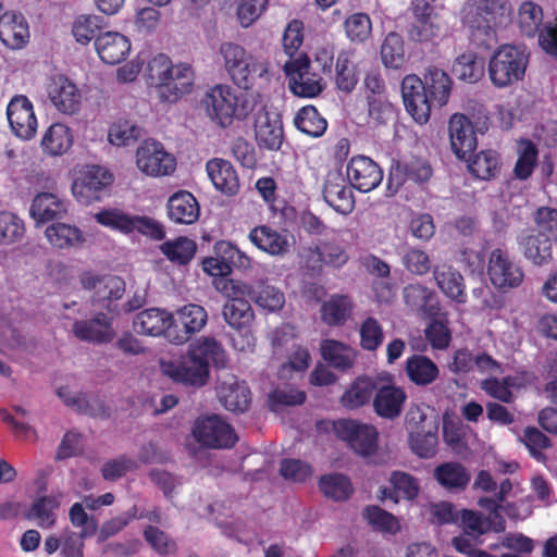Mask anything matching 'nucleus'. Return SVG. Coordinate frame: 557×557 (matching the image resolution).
<instances>
[{
  "mask_svg": "<svg viewBox=\"0 0 557 557\" xmlns=\"http://www.w3.org/2000/svg\"><path fill=\"white\" fill-rule=\"evenodd\" d=\"M168 215L176 224L189 225L199 219L200 206L191 193L180 190L168 200Z\"/></svg>",
  "mask_w": 557,
  "mask_h": 557,
  "instance_id": "obj_29",
  "label": "nucleus"
},
{
  "mask_svg": "<svg viewBox=\"0 0 557 557\" xmlns=\"http://www.w3.org/2000/svg\"><path fill=\"white\" fill-rule=\"evenodd\" d=\"M74 137L69 126L53 123L45 132L41 139L42 150L50 156H61L73 146Z\"/></svg>",
  "mask_w": 557,
  "mask_h": 557,
  "instance_id": "obj_40",
  "label": "nucleus"
},
{
  "mask_svg": "<svg viewBox=\"0 0 557 557\" xmlns=\"http://www.w3.org/2000/svg\"><path fill=\"white\" fill-rule=\"evenodd\" d=\"M533 222L537 233L557 244V209L547 206L537 208L533 213Z\"/></svg>",
  "mask_w": 557,
  "mask_h": 557,
  "instance_id": "obj_64",
  "label": "nucleus"
},
{
  "mask_svg": "<svg viewBox=\"0 0 557 557\" xmlns=\"http://www.w3.org/2000/svg\"><path fill=\"white\" fill-rule=\"evenodd\" d=\"M519 249L534 267L549 265L553 260V240L534 231L518 237Z\"/></svg>",
  "mask_w": 557,
  "mask_h": 557,
  "instance_id": "obj_24",
  "label": "nucleus"
},
{
  "mask_svg": "<svg viewBox=\"0 0 557 557\" xmlns=\"http://www.w3.org/2000/svg\"><path fill=\"white\" fill-rule=\"evenodd\" d=\"M401 96L405 108L412 119L420 124L426 123L434 103L423 89L422 79L413 74L407 75L401 82Z\"/></svg>",
  "mask_w": 557,
  "mask_h": 557,
  "instance_id": "obj_14",
  "label": "nucleus"
},
{
  "mask_svg": "<svg viewBox=\"0 0 557 557\" xmlns=\"http://www.w3.org/2000/svg\"><path fill=\"white\" fill-rule=\"evenodd\" d=\"M197 245L193 239L181 236L161 245L162 253L173 263L185 265L194 258Z\"/></svg>",
  "mask_w": 557,
  "mask_h": 557,
  "instance_id": "obj_49",
  "label": "nucleus"
},
{
  "mask_svg": "<svg viewBox=\"0 0 557 557\" xmlns=\"http://www.w3.org/2000/svg\"><path fill=\"white\" fill-rule=\"evenodd\" d=\"M256 139L261 147L278 150L283 141V126L280 120H271L267 114L259 117L255 126Z\"/></svg>",
  "mask_w": 557,
  "mask_h": 557,
  "instance_id": "obj_46",
  "label": "nucleus"
},
{
  "mask_svg": "<svg viewBox=\"0 0 557 557\" xmlns=\"http://www.w3.org/2000/svg\"><path fill=\"white\" fill-rule=\"evenodd\" d=\"M207 320L208 314L202 306L196 304L183 306L173 314L169 342L175 345L185 344L195 333L205 327Z\"/></svg>",
  "mask_w": 557,
  "mask_h": 557,
  "instance_id": "obj_12",
  "label": "nucleus"
},
{
  "mask_svg": "<svg viewBox=\"0 0 557 557\" xmlns=\"http://www.w3.org/2000/svg\"><path fill=\"white\" fill-rule=\"evenodd\" d=\"M45 235L48 242L59 249H67L81 245L84 242L82 231L73 225L65 223H53L49 225Z\"/></svg>",
  "mask_w": 557,
  "mask_h": 557,
  "instance_id": "obj_45",
  "label": "nucleus"
},
{
  "mask_svg": "<svg viewBox=\"0 0 557 557\" xmlns=\"http://www.w3.org/2000/svg\"><path fill=\"white\" fill-rule=\"evenodd\" d=\"M112 178V174L100 165L87 166L72 184L73 196L85 206L99 201Z\"/></svg>",
  "mask_w": 557,
  "mask_h": 557,
  "instance_id": "obj_11",
  "label": "nucleus"
},
{
  "mask_svg": "<svg viewBox=\"0 0 557 557\" xmlns=\"http://www.w3.org/2000/svg\"><path fill=\"white\" fill-rule=\"evenodd\" d=\"M433 476L445 490L461 492L470 482V473L467 468L457 461H446L435 467Z\"/></svg>",
  "mask_w": 557,
  "mask_h": 557,
  "instance_id": "obj_33",
  "label": "nucleus"
},
{
  "mask_svg": "<svg viewBox=\"0 0 557 557\" xmlns=\"http://www.w3.org/2000/svg\"><path fill=\"white\" fill-rule=\"evenodd\" d=\"M226 352L213 337L202 336L191 344L185 356L177 360L162 361V372L173 382L190 387H202L210 377V364L224 368Z\"/></svg>",
  "mask_w": 557,
  "mask_h": 557,
  "instance_id": "obj_1",
  "label": "nucleus"
},
{
  "mask_svg": "<svg viewBox=\"0 0 557 557\" xmlns=\"http://www.w3.org/2000/svg\"><path fill=\"white\" fill-rule=\"evenodd\" d=\"M487 275L492 285L502 292L518 288L524 281L522 267L512 260L508 251L502 248L491 251Z\"/></svg>",
  "mask_w": 557,
  "mask_h": 557,
  "instance_id": "obj_9",
  "label": "nucleus"
},
{
  "mask_svg": "<svg viewBox=\"0 0 557 557\" xmlns=\"http://www.w3.org/2000/svg\"><path fill=\"white\" fill-rule=\"evenodd\" d=\"M99 58L107 64H119L131 51L129 37H95Z\"/></svg>",
  "mask_w": 557,
  "mask_h": 557,
  "instance_id": "obj_41",
  "label": "nucleus"
},
{
  "mask_svg": "<svg viewBox=\"0 0 557 557\" xmlns=\"http://www.w3.org/2000/svg\"><path fill=\"white\" fill-rule=\"evenodd\" d=\"M202 104L210 121L223 129L235 122L245 121L255 108L247 92L224 84L211 87L206 92Z\"/></svg>",
  "mask_w": 557,
  "mask_h": 557,
  "instance_id": "obj_2",
  "label": "nucleus"
},
{
  "mask_svg": "<svg viewBox=\"0 0 557 557\" xmlns=\"http://www.w3.org/2000/svg\"><path fill=\"white\" fill-rule=\"evenodd\" d=\"M223 317L231 327L245 331L240 345L233 339L236 349L245 350L246 347L253 346V337L248 329L255 319V313L249 301L226 302L223 307Z\"/></svg>",
  "mask_w": 557,
  "mask_h": 557,
  "instance_id": "obj_23",
  "label": "nucleus"
},
{
  "mask_svg": "<svg viewBox=\"0 0 557 557\" xmlns=\"http://www.w3.org/2000/svg\"><path fill=\"white\" fill-rule=\"evenodd\" d=\"M422 84L423 89L428 91L434 104L443 107L448 102L453 81L445 71L436 66H430L424 74Z\"/></svg>",
  "mask_w": 557,
  "mask_h": 557,
  "instance_id": "obj_36",
  "label": "nucleus"
},
{
  "mask_svg": "<svg viewBox=\"0 0 557 557\" xmlns=\"http://www.w3.org/2000/svg\"><path fill=\"white\" fill-rule=\"evenodd\" d=\"M433 296L434 292L421 283L408 284L403 289L405 304L417 311L431 312L433 306L429 302Z\"/></svg>",
  "mask_w": 557,
  "mask_h": 557,
  "instance_id": "obj_57",
  "label": "nucleus"
},
{
  "mask_svg": "<svg viewBox=\"0 0 557 557\" xmlns=\"http://www.w3.org/2000/svg\"><path fill=\"white\" fill-rule=\"evenodd\" d=\"M72 332L79 341L92 344H107L115 336L112 319L103 312H99L88 320L75 321Z\"/></svg>",
  "mask_w": 557,
  "mask_h": 557,
  "instance_id": "obj_21",
  "label": "nucleus"
},
{
  "mask_svg": "<svg viewBox=\"0 0 557 557\" xmlns=\"http://www.w3.org/2000/svg\"><path fill=\"white\" fill-rule=\"evenodd\" d=\"M319 487L324 496L336 502L348 499L354 492L348 476L341 473L322 475L319 480Z\"/></svg>",
  "mask_w": 557,
  "mask_h": 557,
  "instance_id": "obj_52",
  "label": "nucleus"
},
{
  "mask_svg": "<svg viewBox=\"0 0 557 557\" xmlns=\"http://www.w3.org/2000/svg\"><path fill=\"white\" fill-rule=\"evenodd\" d=\"M25 233V226L22 219L16 214L2 211L0 212V244L10 245L21 240Z\"/></svg>",
  "mask_w": 557,
  "mask_h": 557,
  "instance_id": "obj_59",
  "label": "nucleus"
},
{
  "mask_svg": "<svg viewBox=\"0 0 557 557\" xmlns=\"http://www.w3.org/2000/svg\"><path fill=\"white\" fill-rule=\"evenodd\" d=\"M335 72L336 87L344 92L352 91L358 83V76L355 64L348 60L346 53L338 54Z\"/></svg>",
  "mask_w": 557,
  "mask_h": 557,
  "instance_id": "obj_60",
  "label": "nucleus"
},
{
  "mask_svg": "<svg viewBox=\"0 0 557 557\" xmlns=\"http://www.w3.org/2000/svg\"><path fill=\"white\" fill-rule=\"evenodd\" d=\"M172 323L173 313L161 308H148L136 314L133 329L140 335L164 336L169 341V331Z\"/></svg>",
  "mask_w": 557,
  "mask_h": 557,
  "instance_id": "obj_22",
  "label": "nucleus"
},
{
  "mask_svg": "<svg viewBox=\"0 0 557 557\" xmlns=\"http://www.w3.org/2000/svg\"><path fill=\"white\" fill-rule=\"evenodd\" d=\"M433 174V169L426 160L412 158L408 161H398L389 172V181H396L403 185L407 181L418 184L428 182Z\"/></svg>",
  "mask_w": 557,
  "mask_h": 557,
  "instance_id": "obj_32",
  "label": "nucleus"
},
{
  "mask_svg": "<svg viewBox=\"0 0 557 557\" xmlns=\"http://www.w3.org/2000/svg\"><path fill=\"white\" fill-rule=\"evenodd\" d=\"M407 394L403 387L395 385H383L373 397V409L375 413L384 419L394 420L401 414Z\"/></svg>",
  "mask_w": 557,
  "mask_h": 557,
  "instance_id": "obj_27",
  "label": "nucleus"
},
{
  "mask_svg": "<svg viewBox=\"0 0 557 557\" xmlns=\"http://www.w3.org/2000/svg\"><path fill=\"white\" fill-rule=\"evenodd\" d=\"M283 69L293 95L314 98L323 91V79L318 73L312 72L311 61L306 54L287 61Z\"/></svg>",
  "mask_w": 557,
  "mask_h": 557,
  "instance_id": "obj_7",
  "label": "nucleus"
},
{
  "mask_svg": "<svg viewBox=\"0 0 557 557\" xmlns=\"http://www.w3.org/2000/svg\"><path fill=\"white\" fill-rule=\"evenodd\" d=\"M255 295L252 301L261 308L275 311L284 305V294L277 288L268 285L263 282H257L255 284Z\"/></svg>",
  "mask_w": 557,
  "mask_h": 557,
  "instance_id": "obj_61",
  "label": "nucleus"
},
{
  "mask_svg": "<svg viewBox=\"0 0 557 557\" xmlns=\"http://www.w3.org/2000/svg\"><path fill=\"white\" fill-rule=\"evenodd\" d=\"M530 54L524 46L505 44L490 57L487 73L496 88H506L522 81L529 64Z\"/></svg>",
  "mask_w": 557,
  "mask_h": 557,
  "instance_id": "obj_3",
  "label": "nucleus"
},
{
  "mask_svg": "<svg viewBox=\"0 0 557 557\" xmlns=\"http://www.w3.org/2000/svg\"><path fill=\"white\" fill-rule=\"evenodd\" d=\"M405 372L409 381L417 386L430 385L440 375L436 363L424 355H412L407 358Z\"/></svg>",
  "mask_w": 557,
  "mask_h": 557,
  "instance_id": "obj_38",
  "label": "nucleus"
},
{
  "mask_svg": "<svg viewBox=\"0 0 557 557\" xmlns=\"http://www.w3.org/2000/svg\"><path fill=\"white\" fill-rule=\"evenodd\" d=\"M502 169L500 156L497 151L482 150L468 160V170L476 178L488 181L495 178Z\"/></svg>",
  "mask_w": 557,
  "mask_h": 557,
  "instance_id": "obj_43",
  "label": "nucleus"
},
{
  "mask_svg": "<svg viewBox=\"0 0 557 557\" xmlns=\"http://www.w3.org/2000/svg\"><path fill=\"white\" fill-rule=\"evenodd\" d=\"M404 37H385L381 46L382 62L386 67L400 69L410 52H407Z\"/></svg>",
  "mask_w": 557,
  "mask_h": 557,
  "instance_id": "obj_54",
  "label": "nucleus"
},
{
  "mask_svg": "<svg viewBox=\"0 0 557 557\" xmlns=\"http://www.w3.org/2000/svg\"><path fill=\"white\" fill-rule=\"evenodd\" d=\"M7 116L13 133L22 139H30L37 131V119L32 101L23 95L15 96L7 107Z\"/></svg>",
  "mask_w": 557,
  "mask_h": 557,
  "instance_id": "obj_17",
  "label": "nucleus"
},
{
  "mask_svg": "<svg viewBox=\"0 0 557 557\" xmlns=\"http://www.w3.org/2000/svg\"><path fill=\"white\" fill-rule=\"evenodd\" d=\"M433 276L437 287L457 304L467 301L465 281L461 273L454 267L443 263L433 268Z\"/></svg>",
  "mask_w": 557,
  "mask_h": 557,
  "instance_id": "obj_30",
  "label": "nucleus"
},
{
  "mask_svg": "<svg viewBox=\"0 0 557 557\" xmlns=\"http://www.w3.org/2000/svg\"><path fill=\"white\" fill-rule=\"evenodd\" d=\"M352 311V302L348 296L333 295L321 307V317L330 326L343 325Z\"/></svg>",
  "mask_w": 557,
  "mask_h": 557,
  "instance_id": "obj_47",
  "label": "nucleus"
},
{
  "mask_svg": "<svg viewBox=\"0 0 557 557\" xmlns=\"http://www.w3.org/2000/svg\"><path fill=\"white\" fill-rule=\"evenodd\" d=\"M107 27L108 21L102 15L79 14L72 23V35H121L119 32L107 30Z\"/></svg>",
  "mask_w": 557,
  "mask_h": 557,
  "instance_id": "obj_53",
  "label": "nucleus"
},
{
  "mask_svg": "<svg viewBox=\"0 0 557 557\" xmlns=\"http://www.w3.org/2000/svg\"><path fill=\"white\" fill-rule=\"evenodd\" d=\"M450 147L460 160H467L478 146L476 134L472 122L462 113H455L448 123Z\"/></svg>",
  "mask_w": 557,
  "mask_h": 557,
  "instance_id": "obj_18",
  "label": "nucleus"
},
{
  "mask_svg": "<svg viewBox=\"0 0 557 557\" xmlns=\"http://www.w3.org/2000/svg\"><path fill=\"white\" fill-rule=\"evenodd\" d=\"M138 169L150 176H168L176 169V159L156 140H144L136 151Z\"/></svg>",
  "mask_w": 557,
  "mask_h": 557,
  "instance_id": "obj_10",
  "label": "nucleus"
},
{
  "mask_svg": "<svg viewBox=\"0 0 557 557\" xmlns=\"http://www.w3.org/2000/svg\"><path fill=\"white\" fill-rule=\"evenodd\" d=\"M193 436L202 447L213 449L231 448L238 441L233 426L218 414L198 418L193 426Z\"/></svg>",
  "mask_w": 557,
  "mask_h": 557,
  "instance_id": "obj_8",
  "label": "nucleus"
},
{
  "mask_svg": "<svg viewBox=\"0 0 557 557\" xmlns=\"http://www.w3.org/2000/svg\"><path fill=\"white\" fill-rule=\"evenodd\" d=\"M125 293V282L116 275H102L99 287L94 292L92 301L119 300Z\"/></svg>",
  "mask_w": 557,
  "mask_h": 557,
  "instance_id": "obj_62",
  "label": "nucleus"
},
{
  "mask_svg": "<svg viewBox=\"0 0 557 557\" xmlns=\"http://www.w3.org/2000/svg\"><path fill=\"white\" fill-rule=\"evenodd\" d=\"M320 350L322 358L329 366L338 371H347L355 363V350L339 341L324 339L321 343Z\"/></svg>",
  "mask_w": 557,
  "mask_h": 557,
  "instance_id": "obj_39",
  "label": "nucleus"
},
{
  "mask_svg": "<svg viewBox=\"0 0 557 557\" xmlns=\"http://www.w3.org/2000/svg\"><path fill=\"white\" fill-rule=\"evenodd\" d=\"M143 129L129 119L120 117L109 127L108 140L116 147L128 146L141 137Z\"/></svg>",
  "mask_w": 557,
  "mask_h": 557,
  "instance_id": "obj_48",
  "label": "nucleus"
},
{
  "mask_svg": "<svg viewBox=\"0 0 557 557\" xmlns=\"http://www.w3.org/2000/svg\"><path fill=\"white\" fill-rule=\"evenodd\" d=\"M133 216L119 209H106L95 214V220L102 226L123 234H132Z\"/></svg>",
  "mask_w": 557,
  "mask_h": 557,
  "instance_id": "obj_58",
  "label": "nucleus"
},
{
  "mask_svg": "<svg viewBox=\"0 0 557 557\" xmlns=\"http://www.w3.org/2000/svg\"><path fill=\"white\" fill-rule=\"evenodd\" d=\"M219 399L224 408L232 412H245L251 403V393L245 381L235 376L224 380L218 391Z\"/></svg>",
  "mask_w": 557,
  "mask_h": 557,
  "instance_id": "obj_26",
  "label": "nucleus"
},
{
  "mask_svg": "<svg viewBox=\"0 0 557 557\" xmlns=\"http://www.w3.org/2000/svg\"><path fill=\"white\" fill-rule=\"evenodd\" d=\"M352 188L341 173L331 172L324 182L323 198L336 212L349 214L355 208Z\"/></svg>",
  "mask_w": 557,
  "mask_h": 557,
  "instance_id": "obj_20",
  "label": "nucleus"
},
{
  "mask_svg": "<svg viewBox=\"0 0 557 557\" xmlns=\"http://www.w3.org/2000/svg\"><path fill=\"white\" fill-rule=\"evenodd\" d=\"M233 83L243 89H250L258 79L269 81V69L265 62L249 55L240 65L230 70Z\"/></svg>",
  "mask_w": 557,
  "mask_h": 557,
  "instance_id": "obj_37",
  "label": "nucleus"
},
{
  "mask_svg": "<svg viewBox=\"0 0 557 557\" xmlns=\"http://www.w3.org/2000/svg\"><path fill=\"white\" fill-rule=\"evenodd\" d=\"M214 257L205 258L202 269L211 276L225 277L234 268H247L250 259L230 242L221 240L214 245Z\"/></svg>",
  "mask_w": 557,
  "mask_h": 557,
  "instance_id": "obj_13",
  "label": "nucleus"
},
{
  "mask_svg": "<svg viewBox=\"0 0 557 557\" xmlns=\"http://www.w3.org/2000/svg\"><path fill=\"white\" fill-rule=\"evenodd\" d=\"M206 171L214 188L224 195L238 193L239 178L233 164L221 158H213L206 163Z\"/></svg>",
  "mask_w": 557,
  "mask_h": 557,
  "instance_id": "obj_28",
  "label": "nucleus"
},
{
  "mask_svg": "<svg viewBox=\"0 0 557 557\" xmlns=\"http://www.w3.org/2000/svg\"><path fill=\"white\" fill-rule=\"evenodd\" d=\"M518 24L521 35H557V15L555 23L543 24V9L531 0L519 5Z\"/></svg>",
  "mask_w": 557,
  "mask_h": 557,
  "instance_id": "obj_25",
  "label": "nucleus"
},
{
  "mask_svg": "<svg viewBox=\"0 0 557 557\" xmlns=\"http://www.w3.org/2000/svg\"><path fill=\"white\" fill-rule=\"evenodd\" d=\"M333 431L339 440L347 443L357 455L367 458L376 454L379 432L372 424L352 419H341L333 423Z\"/></svg>",
  "mask_w": 557,
  "mask_h": 557,
  "instance_id": "obj_6",
  "label": "nucleus"
},
{
  "mask_svg": "<svg viewBox=\"0 0 557 557\" xmlns=\"http://www.w3.org/2000/svg\"><path fill=\"white\" fill-rule=\"evenodd\" d=\"M401 264L412 275L423 276L432 268L430 256L417 247H408L400 252Z\"/></svg>",
  "mask_w": 557,
  "mask_h": 557,
  "instance_id": "obj_56",
  "label": "nucleus"
},
{
  "mask_svg": "<svg viewBox=\"0 0 557 557\" xmlns=\"http://www.w3.org/2000/svg\"><path fill=\"white\" fill-rule=\"evenodd\" d=\"M529 455L537 462L545 465L547 456L544 450L552 447V440L536 426H525L520 437Z\"/></svg>",
  "mask_w": 557,
  "mask_h": 557,
  "instance_id": "obj_50",
  "label": "nucleus"
},
{
  "mask_svg": "<svg viewBox=\"0 0 557 557\" xmlns=\"http://www.w3.org/2000/svg\"><path fill=\"white\" fill-rule=\"evenodd\" d=\"M368 523L377 531L395 534L400 525L397 518L376 505H369L362 512Z\"/></svg>",
  "mask_w": 557,
  "mask_h": 557,
  "instance_id": "obj_55",
  "label": "nucleus"
},
{
  "mask_svg": "<svg viewBox=\"0 0 557 557\" xmlns=\"http://www.w3.org/2000/svg\"><path fill=\"white\" fill-rule=\"evenodd\" d=\"M453 73L459 81L475 84L484 77L485 57L473 49H468L455 59Z\"/></svg>",
  "mask_w": 557,
  "mask_h": 557,
  "instance_id": "obj_31",
  "label": "nucleus"
},
{
  "mask_svg": "<svg viewBox=\"0 0 557 557\" xmlns=\"http://www.w3.org/2000/svg\"><path fill=\"white\" fill-rule=\"evenodd\" d=\"M346 178L357 190L369 193L381 184L383 171L371 158L358 154L349 160L346 166Z\"/></svg>",
  "mask_w": 557,
  "mask_h": 557,
  "instance_id": "obj_16",
  "label": "nucleus"
},
{
  "mask_svg": "<svg viewBox=\"0 0 557 557\" xmlns=\"http://www.w3.org/2000/svg\"><path fill=\"white\" fill-rule=\"evenodd\" d=\"M360 346L368 351H375L384 341V332L380 322L368 317L360 325Z\"/></svg>",
  "mask_w": 557,
  "mask_h": 557,
  "instance_id": "obj_63",
  "label": "nucleus"
},
{
  "mask_svg": "<svg viewBox=\"0 0 557 557\" xmlns=\"http://www.w3.org/2000/svg\"><path fill=\"white\" fill-rule=\"evenodd\" d=\"M195 74L187 63L174 65L171 74L158 86V97L162 102L175 103L191 91Z\"/></svg>",
  "mask_w": 557,
  "mask_h": 557,
  "instance_id": "obj_19",
  "label": "nucleus"
},
{
  "mask_svg": "<svg viewBox=\"0 0 557 557\" xmlns=\"http://www.w3.org/2000/svg\"><path fill=\"white\" fill-rule=\"evenodd\" d=\"M375 391L376 383L374 380L368 376H359L345 391L341 403L347 409H358L371 400Z\"/></svg>",
  "mask_w": 557,
  "mask_h": 557,
  "instance_id": "obj_42",
  "label": "nucleus"
},
{
  "mask_svg": "<svg viewBox=\"0 0 557 557\" xmlns=\"http://www.w3.org/2000/svg\"><path fill=\"white\" fill-rule=\"evenodd\" d=\"M409 428V445L420 458H432L437 451L438 420L428 417L419 408L411 410L407 419Z\"/></svg>",
  "mask_w": 557,
  "mask_h": 557,
  "instance_id": "obj_5",
  "label": "nucleus"
},
{
  "mask_svg": "<svg viewBox=\"0 0 557 557\" xmlns=\"http://www.w3.org/2000/svg\"><path fill=\"white\" fill-rule=\"evenodd\" d=\"M539 150L528 138L519 140L518 159L513 168L515 176L519 180L529 178L537 165Z\"/></svg>",
  "mask_w": 557,
  "mask_h": 557,
  "instance_id": "obj_51",
  "label": "nucleus"
},
{
  "mask_svg": "<svg viewBox=\"0 0 557 557\" xmlns=\"http://www.w3.org/2000/svg\"><path fill=\"white\" fill-rule=\"evenodd\" d=\"M248 237L258 249L271 256H283L289 248L286 236L268 225L253 227Z\"/></svg>",
  "mask_w": 557,
  "mask_h": 557,
  "instance_id": "obj_35",
  "label": "nucleus"
},
{
  "mask_svg": "<svg viewBox=\"0 0 557 557\" xmlns=\"http://www.w3.org/2000/svg\"><path fill=\"white\" fill-rule=\"evenodd\" d=\"M512 8L508 0H474L462 9V22L471 30L495 34L511 23Z\"/></svg>",
  "mask_w": 557,
  "mask_h": 557,
  "instance_id": "obj_4",
  "label": "nucleus"
},
{
  "mask_svg": "<svg viewBox=\"0 0 557 557\" xmlns=\"http://www.w3.org/2000/svg\"><path fill=\"white\" fill-rule=\"evenodd\" d=\"M66 212L65 201L51 193L38 194L30 206V215L37 223L62 219Z\"/></svg>",
  "mask_w": 557,
  "mask_h": 557,
  "instance_id": "obj_34",
  "label": "nucleus"
},
{
  "mask_svg": "<svg viewBox=\"0 0 557 557\" xmlns=\"http://www.w3.org/2000/svg\"><path fill=\"white\" fill-rule=\"evenodd\" d=\"M46 91L49 101L60 113L73 115L81 110L82 94L66 76H52L47 84Z\"/></svg>",
  "mask_w": 557,
  "mask_h": 557,
  "instance_id": "obj_15",
  "label": "nucleus"
},
{
  "mask_svg": "<svg viewBox=\"0 0 557 557\" xmlns=\"http://www.w3.org/2000/svg\"><path fill=\"white\" fill-rule=\"evenodd\" d=\"M294 124L298 131L313 138L321 137L327 128L326 120L312 104L298 110L294 117Z\"/></svg>",
  "mask_w": 557,
  "mask_h": 557,
  "instance_id": "obj_44",
  "label": "nucleus"
}]
</instances>
